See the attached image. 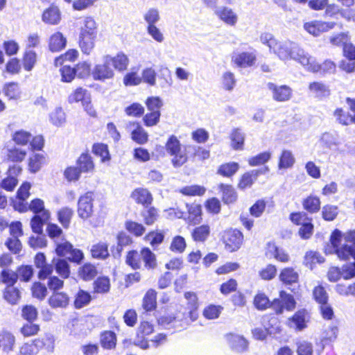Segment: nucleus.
Masks as SVG:
<instances>
[{
    "label": "nucleus",
    "instance_id": "15",
    "mask_svg": "<svg viewBox=\"0 0 355 355\" xmlns=\"http://www.w3.org/2000/svg\"><path fill=\"white\" fill-rule=\"evenodd\" d=\"M309 90L312 96L319 100L324 99L330 95L329 87L322 82L311 83Z\"/></svg>",
    "mask_w": 355,
    "mask_h": 355
},
{
    "label": "nucleus",
    "instance_id": "56",
    "mask_svg": "<svg viewBox=\"0 0 355 355\" xmlns=\"http://www.w3.org/2000/svg\"><path fill=\"white\" fill-rule=\"evenodd\" d=\"M187 247L186 241L182 236L178 235L173 238L170 250L176 253H182Z\"/></svg>",
    "mask_w": 355,
    "mask_h": 355
},
{
    "label": "nucleus",
    "instance_id": "35",
    "mask_svg": "<svg viewBox=\"0 0 355 355\" xmlns=\"http://www.w3.org/2000/svg\"><path fill=\"white\" fill-rule=\"evenodd\" d=\"M89 96V94L86 89L83 87L76 88L71 94L68 96V102L70 104H73L75 103L81 102L82 104L83 101H87Z\"/></svg>",
    "mask_w": 355,
    "mask_h": 355
},
{
    "label": "nucleus",
    "instance_id": "25",
    "mask_svg": "<svg viewBox=\"0 0 355 355\" xmlns=\"http://www.w3.org/2000/svg\"><path fill=\"white\" fill-rule=\"evenodd\" d=\"M234 60L239 67H250L254 64L256 55L253 53L243 52L234 56Z\"/></svg>",
    "mask_w": 355,
    "mask_h": 355
},
{
    "label": "nucleus",
    "instance_id": "11",
    "mask_svg": "<svg viewBox=\"0 0 355 355\" xmlns=\"http://www.w3.org/2000/svg\"><path fill=\"white\" fill-rule=\"evenodd\" d=\"M226 340L230 349L236 353H243L248 349V341L243 336L229 334Z\"/></svg>",
    "mask_w": 355,
    "mask_h": 355
},
{
    "label": "nucleus",
    "instance_id": "51",
    "mask_svg": "<svg viewBox=\"0 0 355 355\" xmlns=\"http://www.w3.org/2000/svg\"><path fill=\"white\" fill-rule=\"evenodd\" d=\"M50 121L55 126L62 125L66 121L65 113L61 107H56L50 114Z\"/></svg>",
    "mask_w": 355,
    "mask_h": 355
},
{
    "label": "nucleus",
    "instance_id": "12",
    "mask_svg": "<svg viewBox=\"0 0 355 355\" xmlns=\"http://www.w3.org/2000/svg\"><path fill=\"white\" fill-rule=\"evenodd\" d=\"M334 22H325L322 21H312L304 24V28L309 34L313 36H318L322 33L332 29L334 26Z\"/></svg>",
    "mask_w": 355,
    "mask_h": 355
},
{
    "label": "nucleus",
    "instance_id": "29",
    "mask_svg": "<svg viewBox=\"0 0 355 355\" xmlns=\"http://www.w3.org/2000/svg\"><path fill=\"white\" fill-rule=\"evenodd\" d=\"M267 253L270 254L277 260L281 262H288L289 256L284 250L277 247L275 243L269 242L268 243Z\"/></svg>",
    "mask_w": 355,
    "mask_h": 355
},
{
    "label": "nucleus",
    "instance_id": "46",
    "mask_svg": "<svg viewBox=\"0 0 355 355\" xmlns=\"http://www.w3.org/2000/svg\"><path fill=\"white\" fill-rule=\"evenodd\" d=\"M112 62L114 67L119 71H124L127 69L129 63V60L126 55L123 53H119L114 57L111 56Z\"/></svg>",
    "mask_w": 355,
    "mask_h": 355
},
{
    "label": "nucleus",
    "instance_id": "48",
    "mask_svg": "<svg viewBox=\"0 0 355 355\" xmlns=\"http://www.w3.org/2000/svg\"><path fill=\"white\" fill-rule=\"evenodd\" d=\"M92 152L96 155L101 157L102 162L109 161L111 158L106 144L102 143L94 144L92 147Z\"/></svg>",
    "mask_w": 355,
    "mask_h": 355
},
{
    "label": "nucleus",
    "instance_id": "18",
    "mask_svg": "<svg viewBox=\"0 0 355 355\" xmlns=\"http://www.w3.org/2000/svg\"><path fill=\"white\" fill-rule=\"evenodd\" d=\"M307 312L305 309L297 311L291 318H289L288 324L291 328L301 331L306 327Z\"/></svg>",
    "mask_w": 355,
    "mask_h": 355
},
{
    "label": "nucleus",
    "instance_id": "53",
    "mask_svg": "<svg viewBox=\"0 0 355 355\" xmlns=\"http://www.w3.org/2000/svg\"><path fill=\"white\" fill-rule=\"evenodd\" d=\"M96 274V267L90 263L84 264L79 270L80 277L85 281L92 279Z\"/></svg>",
    "mask_w": 355,
    "mask_h": 355
},
{
    "label": "nucleus",
    "instance_id": "7",
    "mask_svg": "<svg viewBox=\"0 0 355 355\" xmlns=\"http://www.w3.org/2000/svg\"><path fill=\"white\" fill-rule=\"evenodd\" d=\"M93 202L94 193L92 191H88L79 198L77 211L80 218L86 220L92 216L93 214Z\"/></svg>",
    "mask_w": 355,
    "mask_h": 355
},
{
    "label": "nucleus",
    "instance_id": "23",
    "mask_svg": "<svg viewBox=\"0 0 355 355\" xmlns=\"http://www.w3.org/2000/svg\"><path fill=\"white\" fill-rule=\"evenodd\" d=\"M67 44V39L60 32H57L51 35L49 40V49L52 52L62 50Z\"/></svg>",
    "mask_w": 355,
    "mask_h": 355
},
{
    "label": "nucleus",
    "instance_id": "13",
    "mask_svg": "<svg viewBox=\"0 0 355 355\" xmlns=\"http://www.w3.org/2000/svg\"><path fill=\"white\" fill-rule=\"evenodd\" d=\"M268 171V167L265 166L261 168L251 170L245 173L241 178L239 183V187L241 189H245L248 187H250L260 175L266 174Z\"/></svg>",
    "mask_w": 355,
    "mask_h": 355
},
{
    "label": "nucleus",
    "instance_id": "63",
    "mask_svg": "<svg viewBox=\"0 0 355 355\" xmlns=\"http://www.w3.org/2000/svg\"><path fill=\"white\" fill-rule=\"evenodd\" d=\"M270 301L263 293H257L254 298V305L259 310H265L270 306Z\"/></svg>",
    "mask_w": 355,
    "mask_h": 355
},
{
    "label": "nucleus",
    "instance_id": "64",
    "mask_svg": "<svg viewBox=\"0 0 355 355\" xmlns=\"http://www.w3.org/2000/svg\"><path fill=\"white\" fill-rule=\"evenodd\" d=\"M32 295L34 297L42 300L47 295L46 286L41 282H35L32 286Z\"/></svg>",
    "mask_w": 355,
    "mask_h": 355
},
{
    "label": "nucleus",
    "instance_id": "54",
    "mask_svg": "<svg viewBox=\"0 0 355 355\" xmlns=\"http://www.w3.org/2000/svg\"><path fill=\"white\" fill-rule=\"evenodd\" d=\"M4 299L11 304H16L20 297L19 291L13 286H6L3 293Z\"/></svg>",
    "mask_w": 355,
    "mask_h": 355
},
{
    "label": "nucleus",
    "instance_id": "60",
    "mask_svg": "<svg viewBox=\"0 0 355 355\" xmlns=\"http://www.w3.org/2000/svg\"><path fill=\"white\" fill-rule=\"evenodd\" d=\"M338 214V207L331 205H327L322 207V218L327 221L334 220Z\"/></svg>",
    "mask_w": 355,
    "mask_h": 355
},
{
    "label": "nucleus",
    "instance_id": "45",
    "mask_svg": "<svg viewBox=\"0 0 355 355\" xmlns=\"http://www.w3.org/2000/svg\"><path fill=\"white\" fill-rule=\"evenodd\" d=\"M311 58L313 60H311V62H310L313 64H315L317 67V68L315 70L306 69L309 71L315 73L318 72L320 70H322L323 72L325 73H331L334 72L336 69V64H334V62L329 60H327L322 64H320L316 62L315 58L314 57L311 56Z\"/></svg>",
    "mask_w": 355,
    "mask_h": 355
},
{
    "label": "nucleus",
    "instance_id": "3",
    "mask_svg": "<svg viewBox=\"0 0 355 355\" xmlns=\"http://www.w3.org/2000/svg\"><path fill=\"white\" fill-rule=\"evenodd\" d=\"M79 33V46L84 54L89 55L95 45L97 24L92 17H86L81 21Z\"/></svg>",
    "mask_w": 355,
    "mask_h": 355
},
{
    "label": "nucleus",
    "instance_id": "4",
    "mask_svg": "<svg viewBox=\"0 0 355 355\" xmlns=\"http://www.w3.org/2000/svg\"><path fill=\"white\" fill-rule=\"evenodd\" d=\"M165 148L168 154L173 156L171 162L174 167H180L187 162V155L181 150L180 141L176 136L171 135L168 137Z\"/></svg>",
    "mask_w": 355,
    "mask_h": 355
},
{
    "label": "nucleus",
    "instance_id": "27",
    "mask_svg": "<svg viewBox=\"0 0 355 355\" xmlns=\"http://www.w3.org/2000/svg\"><path fill=\"white\" fill-rule=\"evenodd\" d=\"M219 189L223 193V201L225 204H231L237 199V194L234 189L228 184H220Z\"/></svg>",
    "mask_w": 355,
    "mask_h": 355
},
{
    "label": "nucleus",
    "instance_id": "55",
    "mask_svg": "<svg viewBox=\"0 0 355 355\" xmlns=\"http://www.w3.org/2000/svg\"><path fill=\"white\" fill-rule=\"evenodd\" d=\"M125 227L128 232L137 237L143 235L146 231V227L142 224L132 220L126 221Z\"/></svg>",
    "mask_w": 355,
    "mask_h": 355
},
{
    "label": "nucleus",
    "instance_id": "6",
    "mask_svg": "<svg viewBox=\"0 0 355 355\" xmlns=\"http://www.w3.org/2000/svg\"><path fill=\"white\" fill-rule=\"evenodd\" d=\"M344 239L346 242L350 243L341 245L340 248L338 250V258L342 260H355V230L347 232Z\"/></svg>",
    "mask_w": 355,
    "mask_h": 355
},
{
    "label": "nucleus",
    "instance_id": "62",
    "mask_svg": "<svg viewBox=\"0 0 355 355\" xmlns=\"http://www.w3.org/2000/svg\"><path fill=\"white\" fill-rule=\"evenodd\" d=\"M271 157V153L268 151L261 153L248 159V164L252 166H259L266 163Z\"/></svg>",
    "mask_w": 355,
    "mask_h": 355
},
{
    "label": "nucleus",
    "instance_id": "14",
    "mask_svg": "<svg viewBox=\"0 0 355 355\" xmlns=\"http://www.w3.org/2000/svg\"><path fill=\"white\" fill-rule=\"evenodd\" d=\"M215 15L230 26H234L238 21V16L236 13L230 8L227 6H220L218 9L216 10Z\"/></svg>",
    "mask_w": 355,
    "mask_h": 355
},
{
    "label": "nucleus",
    "instance_id": "32",
    "mask_svg": "<svg viewBox=\"0 0 355 355\" xmlns=\"http://www.w3.org/2000/svg\"><path fill=\"white\" fill-rule=\"evenodd\" d=\"M298 273L293 268H285L279 274V279L285 284H292L297 282Z\"/></svg>",
    "mask_w": 355,
    "mask_h": 355
},
{
    "label": "nucleus",
    "instance_id": "59",
    "mask_svg": "<svg viewBox=\"0 0 355 355\" xmlns=\"http://www.w3.org/2000/svg\"><path fill=\"white\" fill-rule=\"evenodd\" d=\"M37 55L32 50L26 51L23 58V66L26 71H30L36 62Z\"/></svg>",
    "mask_w": 355,
    "mask_h": 355
},
{
    "label": "nucleus",
    "instance_id": "52",
    "mask_svg": "<svg viewBox=\"0 0 355 355\" xmlns=\"http://www.w3.org/2000/svg\"><path fill=\"white\" fill-rule=\"evenodd\" d=\"M31 137L32 135L29 132L19 130L12 134V139L16 144L24 146L31 141Z\"/></svg>",
    "mask_w": 355,
    "mask_h": 355
},
{
    "label": "nucleus",
    "instance_id": "57",
    "mask_svg": "<svg viewBox=\"0 0 355 355\" xmlns=\"http://www.w3.org/2000/svg\"><path fill=\"white\" fill-rule=\"evenodd\" d=\"M2 282L7 286H13L18 279L17 271H12L8 269H4L1 272Z\"/></svg>",
    "mask_w": 355,
    "mask_h": 355
},
{
    "label": "nucleus",
    "instance_id": "16",
    "mask_svg": "<svg viewBox=\"0 0 355 355\" xmlns=\"http://www.w3.org/2000/svg\"><path fill=\"white\" fill-rule=\"evenodd\" d=\"M49 306L53 309H65L69 303V297L64 292H53L48 300Z\"/></svg>",
    "mask_w": 355,
    "mask_h": 355
},
{
    "label": "nucleus",
    "instance_id": "20",
    "mask_svg": "<svg viewBox=\"0 0 355 355\" xmlns=\"http://www.w3.org/2000/svg\"><path fill=\"white\" fill-rule=\"evenodd\" d=\"M135 126L131 132V139L138 144L143 145L148 141V134L144 128L138 123H131Z\"/></svg>",
    "mask_w": 355,
    "mask_h": 355
},
{
    "label": "nucleus",
    "instance_id": "33",
    "mask_svg": "<svg viewBox=\"0 0 355 355\" xmlns=\"http://www.w3.org/2000/svg\"><path fill=\"white\" fill-rule=\"evenodd\" d=\"M157 292L149 289L143 298V308L146 311L154 310L157 306Z\"/></svg>",
    "mask_w": 355,
    "mask_h": 355
},
{
    "label": "nucleus",
    "instance_id": "42",
    "mask_svg": "<svg viewBox=\"0 0 355 355\" xmlns=\"http://www.w3.org/2000/svg\"><path fill=\"white\" fill-rule=\"evenodd\" d=\"M239 165L236 162H229L221 164L217 171V173L223 177H231L239 170Z\"/></svg>",
    "mask_w": 355,
    "mask_h": 355
},
{
    "label": "nucleus",
    "instance_id": "5",
    "mask_svg": "<svg viewBox=\"0 0 355 355\" xmlns=\"http://www.w3.org/2000/svg\"><path fill=\"white\" fill-rule=\"evenodd\" d=\"M112 62L111 55H105L103 58V62L94 66L92 71V75L95 80L105 81L114 77V73L111 68Z\"/></svg>",
    "mask_w": 355,
    "mask_h": 355
},
{
    "label": "nucleus",
    "instance_id": "37",
    "mask_svg": "<svg viewBox=\"0 0 355 355\" xmlns=\"http://www.w3.org/2000/svg\"><path fill=\"white\" fill-rule=\"evenodd\" d=\"M230 139L232 146L234 150H241L243 148L245 141V134L240 128L233 129Z\"/></svg>",
    "mask_w": 355,
    "mask_h": 355
},
{
    "label": "nucleus",
    "instance_id": "17",
    "mask_svg": "<svg viewBox=\"0 0 355 355\" xmlns=\"http://www.w3.org/2000/svg\"><path fill=\"white\" fill-rule=\"evenodd\" d=\"M131 197L137 204H141L144 207L150 205L153 200L151 193L144 188L135 189L132 192Z\"/></svg>",
    "mask_w": 355,
    "mask_h": 355
},
{
    "label": "nucleus",
    "instance_id": "39",
    "mask_svg": "<svg viewBox=\"0 0 355 355\" xmlns=\"http://www.w3.org/2000/svg\"><path fill=\"white\" fill-rule=\"evenodd\" d=\"M45 163V157L41 153H35L29 158L28 167L31 173H35Z\"/></svg>",
    "mask_w": 355,
    "mask_h": 355
},
{
    "label": "nucleus",
    "instance_id": "21",
    "mask_svg": "<svg viewBox=\"0 0 355 355\" xmlns=\"http://www.w3.org/2000/svg\"><path fill=\"white\" fill-rule=\"evenodd\" d=\"M61 19L60 10L58 7L51 6L45 10L42 14L44 22L49 24H58Z\"/></svg>",
    "mask_w": 355,
    "mask_h": 355
},
{
    "label": "nucleus",
    "instance_id": "49",
    "mask_svg": "<svg viewBox=\"0 0 355 355\" xmlns=\"http://www.w3.org/2000/svg\"><path fill=\"white\" fill-rule=\"evenodd\" d=\"M94 288L95 293H106L110 291V279L107 277H98L94 282Z\"/></svg>",
    "mask_w": 355,
    "mask_h": 355
},
{
    "label": "nucleus",
    "instance_id": "61",
    "mask_svg": "<svg viewBox=\"0 0 355 355\" xmlns=\"http://www.w3.org/2000/svg\"><path fill=\"white\" fill-rule=\"evenodd\" d=\"M223 307L214 304H210L203 310V315L209 320L216 319L219 317Z\"/></svg>",
    "mask_w": 355,
    "mask_h": 355
},
{
    "label": "nucleus",
    "instance_id": "22",
    "mask_svg": "<svg viewBox=\"0 0 355 355\" xmlns=\"http://www.w3.org/2000/svg\"><path fill=\"white\" fill-rule=\"evenodd\" d=\"M143 221L146 225H153L159 217L158 210L150 205L144 207L141 211Z\"/></svg>",
    "mask_w": 355,
    "mask_h": 355
},
{
    "label": "nucleus",
    "instance_id": "47",
    "mask_svg": "<svg viewBox=\"0 0 355 355\" xmlns=\"http://www.w3.org/2000/svg\"><path fill=\"white\" fill-rule=\"evenodd\" d=\"M18 279L21 282H28L34 274V269L31 265H21L17 269Z\"/></svg>",
    "mask_w": 355,
    "mask_h": 355
},
{
    "label": "nucleus",
    "instance_id": "19",
    "mask_svg": "<svg viewBox=\"0 0 355 355\" xmlns=\"http://www.w3.org/2000/svg\"><path fill=\"white\" fill-rule=\"evenodd\" d=\"M49 218V211H44L42 214L34 215L31 220V227L33 232L37 234H42L43 233V226Z\"/></svg>",
    "mask_w": 355,
    "mask_h": 355
},
{
    "label": "nucleus",
    "instance_id": "36",
    "mask_svg": "<svg viewBox=\"0 0 355 355\" xmlns=\"http://www.w3.org/2000/svg\"><path fill=\"white\" fill-rule=\"evenodd\" d=\"M210 234V228L207 225H202L195 227L191 236L193 239L196 242H205Z\"/></svg>",
    "mask_w": 355,
    "mask_h": 355
},
{
    "label": "nucleus",
    "instance_id": "43",
    "mask_svg": "<svg viewBox=\"0 0 355 355\" xmlns=\"http://www.w3.org/2000/svg\"><path fill=\"white\" fill-rule=\"evenodd\" d=\"M73 215V209L67 207H63L58 211V220L64 228L69 226Z\"/></svg>",
    "mask_w": 355,
    "mask_h": 355
},
{
    "label": "nucleus",
    "instance_id": "41",
    "mask_svg": "<svg viewBox=\"0 0 355 355\" xmlns=\"http://www.w3.org/2000/svg\"><path fill=\"white\" fill-rule=\"evenodd\" d=\"M92 296L89 293L84 290H80L76 295L74 306L76 309H82L89 304Z\"/></svg>",
    "mask_w": 355,
    "mask_h": 355
},
{
    "label": "nucleus",
    "instance_id": "44",
    "mask_svg": "<svg viewBox=\"0 0 355 355\" xmlns=\"http://www.w3.org/2000/svg\"><path fill=\"white\" fill-rule=\"evenodd\" d=\"M0 342L2 345L3 350L6 352H10L13 349V347L15 343V338L12 334L5 331L0 334Z\"/></svg>",
    "mask_w": 355,
    "mask_h": 355
},
{
    "label": "nucleus",
    "instance_id": "1",
    "mask_svg": "<svg viewBox=\"0 0 355 355\" xmlns=\"http://www.w3.org/2000/svg\"><path fill=\"white\" fill-rule=\"evenodd\" d=\"M55 250L58 256L66 258V259L55 258L53 259L52 263L55 272L62 278L67 279L71 273L68 261L80 264L84 259V254L82 250L73 248V245L69 241L57 243Z\"/></svg>",
    "mask_w": 355,
    "mask_h": 355
},
{
    "label": "nucleus",
    "instance_id": "28",
    "mask_svg": "<svg viewBox=\"0 0 355 355\" xmlns=\"http://www.w3.org/2000/svg\"><path fill=\"white\" fill-rule=\"evenodd\" d=\"M100 343L104 349H111L116 347V336L114 331H105L101 333Z\"/></svg>",
    "mask_w": 355,
    "mask_h": 355
},
{
    "label": "nucleus",
    "instance_id": "50",
    "mask_svg": "<svg viewBox=\"0 0 355 355\" xmlns=\"http://www.w3.org/2000/svg\"><path fill=\"white\" fill-rule=\"evenodd\" d=\"M141 255L146 268L149 269L155 268L157 265L155 255L148 248H144L141 250Z\"/></svg>",
    "mask_w": 355,
    "mask_h": 355
},
{
    "label": "nucleus",
    "instance_id": "30",
    "mask_svg": "<svg viewBox=\"0 0 355 355\" xmlns=\"http://www.w3.org/2000/svg\"><path fill=\"white\" fill-rule=\"evenodd\" d=\"M160 87L162 88L171 87L173 84L171 71L166 66L162 65L157 72Z\"/></svg>",
    "mask_w": 355,
    "mask_h": 355
},
{
    "label": "nucleus",
    "instance_id": "10",
    "mask_svg": "<svg viewBox=\"0 0 355 355\" xmlns=\"http://www.w3.org/2000/svg\"><path fill=\"white\" fill-rule=\"evenodd\" d=\"M243 241L242 232L238 230L228 231L224 236L225 248L230 252L236 251L240 248Z\"/></svg>",
    "mask_w": 355,
    "mask_h": 355
},
{
    "label": "nucleus",
    "instance_id": "34",
    "mask_svg": "<svg viewBox=\"0 0 355 355\" xmlns=\"http://www.w3.org/2000/svg\"><path fill=\"white\" fill-rule=\"evenodd\" d=\"M26 153V150L13 146L7 149L6 157L8 161L12 162H21L24 159Z\"/></svg>",
    "mask_w": 355,
    "mask_h": 355
},
{
    "label": "nucleus",
    "instance_id": "9",
    "mask_svg": "<svg viewBox=\"0 0 355 355\" xmlns=\"http://www.w3.org/2000/svg\"><path fill=\"white\" fill-rule=\"evenodd\" d=\"M267 88L272 92V98L277 102L288 101L292 96V89L287 85L278 86L273 83H268Z\"/></svg>",
    "mask_w": 355,
    "mask_h": 355
},
{
    "label": "nucleus",
    "instance_id": "31",
    "mask_svg": "<svg viewBox=\"0 0 355 355\" xmlns=\"http://www.w3.org/2000/svg\"><path fill=\"white\" fill-rule=\"evenodd\" d=\"M2 91L9 100H16L20 97L21 92L17 83L10 82L6 83L3 87Z\"/></svg>",
    "mask_w": 355,
    "mask_h": 355
},
{
    "label": "nucleus",
    "instance_id": "58",
    "mask_svg": "<svg viewBox=\"0 0 355 355\" xmlns=\"http://www.w3.org/2000/svg\"><path fill=\"white\" fill-rule=\"evenodd\" d=\"M145 239L149 241L152 247L155 249L164 239V234L162 232L151 231L146 235Z\"/></svg>",
    "mask_w": 355,
    "mask_h": 355
},
{
    "label": "nucleus",
    "instance_id": "2",
    "mask_svg": "<svg viewBox=\"0 0 355 355\" xmlns=\"http://www.w3.org/2000/svg\"><path fill=\"white\" fill-rule=\"evenodd\" d=\"M271 52L277 55L280 60H293L297 62L305 69L315 70L317 68L315 64L310 62L313 60L311 55L295 42L277 41Z\"/></svg>",
    "mask_w": 355,
    "mask_h": 355
},
{
    "label": "nucleus",
    "instance_id": "8",
    "mask_svg": "<svg viewBox=\"0 0 355 355\" xmlns=\"http://www.w3.org/2000/svg\"><path fill=\"white\" fill-rule=\"evenodd\" d=\"M153 331L154 327L151 323L147 321L141 322L137 330L136 337L133 341L134 345L143 349H148L149 345L146 336L152 334Z\"/></svg>",
    "mask_w": 355,
    "mask_h": 355
},
{
    "label": "nucleus",
    "instance_id": "24",
    "mask_svg": "<svg viewBox=\"0 0 355 355\" xmlns=\"http://www.w3.org/2000/svg\"><path fill=\"white\" fill-rule=\"evenodd\" d=\"M76 164L82 173H90L94 169V164L92 157L87 153L80 155L77 159Z\"/></svg>",
    "mask_w": 355,
    "mask_h": 355
},
{
    "label": "nucleus",
    "instance_id": "26",
    "mask_svg": "<svg viewBox=\"0 0 355 355\" xmlns=\"http://www.w3.org/2000/svg\"><path fill=\"white\" fill-rule=\"evenodd\" d=\"M303 208L310 214L317 213L320 209V200L316 196H309L302 201Z\"/></svg>",
    "mask_w": 355,
    "mask_h": 355
},
{
    "label": "nucleus",
    "instance_id": "40",
    "mask_svg": "<svg viewBox=\"0 0 355 355\" xmlns=\"http://www.w3.org/2000/svg\"><path fill=\"white\" fill-rule=\"evenodd\" d=\"M91 252L92 257L96 259H105L110 256L108 245L105 243H98L94 245Z\"/></svg>",
    "mask_w": 355,
    "mask_h": 355
},
{
    "label": "nucleus",
    "instance_id": "38",
    "mask_svg": "<svg viewBox=\"0 0 355 355\" xmlns=\"http://www.w3.org/2000/svg\"><path fill=\"white\" fill-rule=\"evenodd\" d=\"M295 157L291 150H284L279 157L278 167L279 169L288 168L293 166Z\"/></svg>",
    "mask_w": 355,
    "mask_h": 355
}]
</instances>
